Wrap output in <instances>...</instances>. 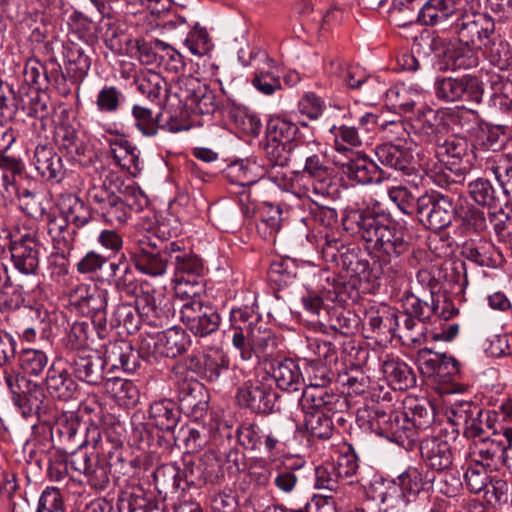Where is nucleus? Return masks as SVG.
Returning <instances> with one entry per match:
<instances>
[{
  "instance_id": "nucleus-64",
  "label": "nucleus",
  "mask_w": 512,
  "mask_h": 512,
  "mask_svg": "<svg viewBox=\"0 0 512 512\" xmlns=\"http://www.w3.org/2000/svg\"><path fill=\"white\" fill-rule=\"evenodd\" d=\"M138 91L151 102L160 103L167 92V83L158 73H149L136 80Z\"/></svg>"
},
{
  "instance_id": "nucleus-23",
  "label": "nucleus",
  "mask_w": 512,
  "mask_h": 512,
  "mask_svg": "<svg viewBox=\"0 0 512 512\" xmlns=\"http://www.w3.org/2000/svg\"><path fill=\"white\" fill-rule=\"evenodd\" d=\"M416 360L423 375L438 377L443 382H450L460 373V364L454 357L434 353L428 348L419 350Z\"/></svg>"
},
{
  "instance_id": "nucleus-1",
  "label": "nucleus",
  "mask_w": 512,
  "mask_h": 512,
  "mask_svg": "<svg viewBox=\"0 0 512 512\" xmlns=\"http://www.w3.org/2000/svg\"><path fill=\"white\" fill-rule=\"evenodd\" d=\"M346 231L361 239L369 254L388 266L408 253L411 237L384 212L371 208L351 212L343 220Z\"/></svg>"
},
{
  "instance_id": "nucleus-37",
  "label": "nucleus",
  "mask_w": 512,
  "mask_h": 512,
  "mask_svg": "<svg viewBox=\"0 0 512 512\" xmlns=\"http://www.w3.org/2000/svg\"><path fill=\"white\" fill-rule=\"evenodd\" d=\"M119 512H165V506L152 493L136 488L118 499Z\"/></svg>"
},
{
  "instance_id": "nucleus-61",
  "label": "nucleus",
  "mask_w": 512,
  "mask_h": 512,
  "mask_svg": "<svg viewBox=\"0 0 512 512\" xmlns=\"http://www.w3.org/2000/svg\"><path fill=\"white\" fill-rule=\"evenodd\" d=\"M147 461L141 460L139 457H135L131 454L129 448H124L119 452H116L114 457L111 459L109 468H114L115 472L124 476L132 477L140 473L141 466H146Z\"/></svg>"
},
{
  "instance_id": "nucleus-17",
  "label": "nucleus",
  "mask_w": 512,
  "mask_h": 512,
  "mask_svg": "<svg viewBox=\"0 0 512 512\" xmlns=\"http://www.w3.org/2000/svg\"><path fill=\"white\" fill-rule=\"evenodd\" d=\"M191 345V338L181 327L173 326L142 342V349L154 357L175 358L183 354Z\"/></svg>"
},
{
  "instance_id": "nucleus-18",
  "label": "nucleus",
  "mask_w": 512,
  "mask_h": 512,
  "mask_svg": "<svg viewBox=\"0 0 512 512\" xmlns=\"http://www.w3.org/2000/svg\"><path fill=\"white\" fill-rule=\"evenodd\" d=\"M420 454L425 465L436 472L449 471L454 462V449L446 436H426L420 441Z\"/></svg>"
},
{
  "instance_id": "nucleus-54",
  "label": "nucleus",
  "mask_w": 512,
  "mask_h": 512,
  "mask_svg": "<svg viewBox=\"0 0 512 512\" xmlns=\"http://www.w3.org/2000/svg\"><path fill=\"white\" fill-rule=\"evenodd\" d=\"M54 141L66 154L72 158L84 155L85 147L79 139L73 126L67 123H61L55 127Z\"/></svg>"
},
{
  "instance_id": "nucleus-45",
  "label": "nucleus",
  "mask_w": 512,
  "mask_h": 512,
  "mask_svg": "<svg viewBox=\"0 0 512 512\" xmlns=\"http://www.w3.org/2000/svg\"><path fill=\"white\" fill-rule=\"evenodd\" d=\"M487 60L501 70H505L512 63V50L510 44L495 30L485 41L482 48Z\"/></svg>"
},
{
  "instance_id": "nucleus-7",
  "label": "nucleus",
  "mask_w": 512,
  "mask_h": 512,
  "mask_svg": "<svg viewBox=\"0 0 512 512\" xmlns=\"http://www.w3.org/2000/svg\"><path fill=\"white\" fill-rule=\"evenodd\" d=\"M156 235L162 240L160 245L140 240L135 251L131 253L135 268L153 278L163 276L171 264V242H168L171 233L164 222L157 227Z\"/></svg>"
},
{
  "instance_id": "nucleus-56",
  "label": "nucleus",
  "mask_w": 512,
  "mask_h": 512,
  "mask_svg": "<svg viewBox=\"0 0 512 512\" xmlns=\"http://www.w3.org/2000/svg\"><path fill=\"white\" fill-rule=\"evenodd\" d=\"M474 49V47L464 44L446 49L444 58L447 67L452 70L476 67L479 59Z\"/></svg>"
},
{
  "instance_id": "nucleus-26",
  "label": "nucleus",
  "mask_w": 512,
  "mask_h": 512,
  "mask_svg": "<svg viewBox=\"0 0 512 512\" xmlns=\"http://www.w3.org/2000/svg\"><path fill=\"white\" fill-rule=\"evenodd\" d=\"M305 413V428L312 437L327 440L333 435V419L348 409L328 410L326 407H301Z\"/></svg>"
},
{
  "instance_id": "nucleus-38",
  "label": "nucleus",
  "mask_w": 512,
  "mask_h": 512,
  "mask_svg": "<svg viewBox=\"0 0 512 512\" xmlns=\"http://www.w3.org/2000/svg\"><path fill=\"white\" fill-rule=\"evenodd\" d=\"M340 261L347 273L353 278L352 287L362 283L374 284L378 279L377 273L370 268L369 261L361 258L354 250L346 249L340 254Z\"/></svg>"
},
{
  "instance_id": "nucleus-46",
  "label": "nucleus",
  "mask_w": 512,
  "mask_h": 512,
  "mask_svg": "<svg viewBox=\"0 0 512 512\" xmlns=\"http://www.w3.org/2000/svg\"><path fill=\"white\" fill-rule=\"evenodd\" d=\"M365 321L372 333L378 336L396 335L398 324L394 309L386 306L381 309L370 308L366 312Z\"/></svg>"
},
{
  "instance_id": "nucleus-19",
  "label": "nucleus",
  "mask_w": 512,
  "mask_h": 512,
  "mask_svg": "<svg viewBox=\"0 0 512 512\" xmlns=\"http://www.w3.org/2000/svg\"><path fill=\"white\" fill-rule=\"evenodd\" d=\"M178 408L187 416L202 418L208 408V395L202 383L194 379H181L176 382Z\"/></svg>"
},
{
  "instance_id": "nucleus-57",
  "label": "nucleus",
  "mask_w": 512,
  "mask_h": 512,
  "mask_svg": "<svg viewBox=\"0 0 512 512\" xmlns=\"http://www.w3.org/2000/svg\"><path fill=\"white\" fill-rule=\"evenodd\" d=\"M299 128L297 124L282 117H272L266 125V139L279 141L288 144H295L294 141Z\"/></svg>"
},
{
  "instance_id": "nucleus-43",
  "label": "nucleus",
  "mask_w": 512,
  "mask_h": 512,
  "mask_svg": "<svg viewBox=\"0 0 512 512\" xmlns=\"http://www.w3.org/2000/svg\"><path fill=\"white\" fill-rule=\"evenodd\" d=\"M103 40L106 47L115 55L128 56L134 38L128 33L125 23L114 21L107 24Z\"/></svg>"
},
{
  "instance_id": "nucleus-36",
  "label": "nucleus",
  "mask_w": 512,
  "mask_h": 512,
  "mask_svg": "<svg viewBox=\"0 0 512 512\" xmlns=\"http://www.w3.org/2000/svg\"><path fill=\"white\" fill-rule=\"evenodd\" d=\"M64 56L66 58V73L72 84H80L91 66V59L88 55L89 47L69 43L64 46Z\"/></svg>"
},
{
  "instance_id": "nucleus-16",
  "label": "nucleus",
  "mask_w": 512,
  "mask_h": 512,
  "mask_svg": "<svg viewBox=\"0 0 512 512\" xmlns=\"http://www.w3.org/2000/svg\"><path fill=\"white\" fill-rule=\"evenodd\" d=\"M179 318L190 332L199 337L216 332L221 320L217 311L201 300L183 303L179 308Z\"/></svg>"
},
{
  "instance_id": "nucleus-55",
  "label": "nucleus",
  "mask_w": 512,
  "mask_h": 512,
  "mask_svg": "<svg viewBox=\"0 0 512 512\" xmlns=\"http://www.w3.org/2000/svg\"><path fill=\"white\" fill-rule=\"evenodd\" d=\"M358 322V317L352 311L342 306H333L330 308L323 325H328L332 330L342 335H349L357 328Z\"/></svg>"
},
{
  "instance_id": "nucleus-9",
  "label": "nucleus",
  "mask_w": 512,
  "mask_h": 512,
  "mask_svg": "<svg viewBox=\"0 0 512 512\" xmlns=\"http://www.w3.org/2000/svg\"><path fill=\"white\" fill-rule=\"evenodd\" d=\"M74 376L89 385L98 386L104 381L107 383L113 381V384L121 390H134L131 382H126L119 377H108L105 372L106 360L97 352L90 350H81L74 354L68 361Z\"/></svg>"
},
{
  "instance_id": "nucleus-50",
  "label": "nucleus",
  "mask_w": 512,
  "mask_h": 512,
  "mask_svg": "<svg viewBox=\"0 0 512 512\" xmlns=\"http://www.w3.org/2000/svg\"><path fill=\"white\" fill-rule=\"evenodd\" d=\"M251 351L257 356H270L274 353L278 345V339L273 330L268 328L262 321L248 330Z\"/></svg>"
},
{
  "instance_id": "nucleus-15",
  "label": "nucleus",
  "mask_w": 512,
  "mask_h": 512,
  "mask_svg": "<svg viewBox=\"0 0 512 512\" xmlns=\"http://www.w3.org/2000/svg\"><path fill=\"white\" fill-rule=\"evenodd\" d=\"M277 399L278 393L272 385L258 379L245 382L236 393L240 407L261 415L273 412Z\"/></svg>"
},
{
  "instance_id": "nucleus-11",
  "label": "nucleus",
  "mask_w": 512,
  "mask_h": 512,
  "mask_svg": "<svg viewBox=\"0 0 512 512\" xmlns=\"http://www.w3.org/2000/svg\"><path fill=\"white\" fill-rule=\"evenodd\" d=\"M68 467L83 474L87 484L94 490L103 491L110 483V468L106 459H101L98 455L92 456L83 444H79L78 449L66 459L64 471Z\"/></svg>"
},
{
  "instance_id": "nucleus-30",
  "label": "nucleus",
  "mask_w": 512,
  "mask_h": 512,
  "mask_svg": "<svg viewBox=\"0 0 512 512\" xmlns=\"http://www.w3.org/2000/svg\"><path fill=\"white\" fill-rule=\"evenodd\" d=\"M34 165L39 174L50 181L60 182L65 175L62 158L48 144H38L34 152Z\"/></svg>"
},
{
  "instance_id": "nucleus-25",
  "label": "nucleus",
  "mask_w": 512,
  "mask_h": 512,
  "mask_svg": "<svg viewBox=\"0 0 512 512\" xmlns=\"http://www.w3.org/2000/svg\"><path fill=\"white\" fill-rule=\"evenodd\" d=\"M175 279L200 278L204 272L202 259L186 250L180 241H171V264Z\"/></svg>"
},
{
  "instance_id": "nucleus-44",
  "label": "nucleus",
  "mask_w": 512,
  "mask_h": 512,
  "mask_svg": "<svg viewBox=\"0 0 512 512\" xmlns=\"http://www.w3.org/2000/svg\"><path fill=\"white\" fill-rule=\"evenodd\" d=\"M165 46L166 43L159 39L146 41L134 38L128 57L136 58L144 65H160L165 60V55H162Z\"/></svg>"
},
{
  "instance_id": "nucleus-51",
  "label": "nucleus",
  "mask_w": 512,
  "mask_h": 512,
  "mask_svg": "<svg viewBox=\"0 0 512 512\" xmlns=\"http://www.w3.org/2000/svg\"><path fill=\"white\" fill-rule=\"evenodd\" d=\"M383 373L394 389L406 390L415 383L414 373L405 362L388 359L383 362Z\"/></svg>"
},
{
  "instance_id": "nucleus-60",
  "label": "nucleus",
  "mask_w": 512,
  "mask_h": 512,
  "mask_svg": "<svg viewBox=\"0 0 512 512\" xmlns=\"http://www.w3.org/2000/svg\"><path fill=\"white\" fill-rule=\"evenodd\" d=\"M229 358L220 350L205 354L202 378L209 382H218L229 371Z\"/></svg>"
},
{
  "instance_id": "nucleus-53",
  "label": "nucleus",
  "mask_w": 512,
  "mask_h": 512,
  "mask_svg": "<svg viewBox=\"0 0 512 512\" xmlns=\"http://www.w3.org/2000/svg\"><path fill=\"white\" fill-rule=\"evenodd\" d=\"M485 171H489L494 175L504 194L509 199H512V160L503 154L488 158Z\"/></svg>"
},
{
  "instance_id": "nucleus-4",
  "label": "nucleus",
  "mask_w": 512,
  "mask_h": 512,
  "mask_svg": "<svg viewBox=\"0 0 512 512\" xmlns=\"http://www.w3.org/2000/svg\"><path fill=\"white\" fill-rule=\"evenodd\" d=\"M4 380L12 394V401L24 418L36 417L39 422H49L51 401L45 394L41 384H38L16 372L4 369Z\"/></svg>"
},
{
  "instance_id": "nucleus-20",
  "label": "nucleus",
  "mask_w": 512,
  "mask_h": 512,
  "mask_svg": "<svg viewBox=\"0 0 512 512\" xmlns=\"http://www.w3.org/2000/svg\"><path fill=\"white\" fill-rule=\"evenodd\" d=\"M338 165L349 180L358 184L368 185L383 180L382 169L365 153L352 152L343 161H339Z\"/></svg>"
},
{
  "instance_id": "nucleus-8",
  "label": "nucleus",
  "mask_w": 512,
  "mask_h": 512,
  "mask_svg": "<svg viewBox=\"0 0 512 512\" xmlns=\"http://www.w3.org/2000/svg\"><path fill=\"white\" fill-rule=\"evenodd\" d=\"M370 425L380 436H383L403 447L406 450L413 448L417 434L410 422L407 412H389L378 407L372 408L369 413Z\"/></svg>"
},
{
  "instance_id": "nucleus-24",
  "label": "nucleus",
  "mask_w": 512,
  "mask_h": 512,
  "mask_svg": "<svg viewBox=\"0 0 512 512\" xmlns=\"http://www.w3.org/2000/svg\"><path fill=\"white\" fill-rule=\"evenodd\" d=\"M104 359L111 370H122L124 373H134L140 366V353L129 341L116 340L110 342L106 349Z\"/></svg>"
},
{
  "instance_id": "nucleus-12",
  "label": "nucleus",
  "mask_w": 512,
  "mask_h": 512,
  "mask_svg": "<svg viewBox=\"0 0 512 512\" xmlns=\"http://www.w3.org/2000/svg\"><path fill=\"white\" fill-rule=\"evenodd\" d=\"M449 29L458 35L461 44L480 49L493 34L495 23L486 14H465L460 10Z\"/></svg>"
},
{
  "instance_id": "nucleus-47",
  "label": "nucleus",
  "mask_w": 512,
  "mask_h": 512,
  "mask_svg": "<svg viewBox=\"0 0 512 512\" xmlns=\"http://www.w3.org/2000/svg\"><path fill=\"white\" fill-rule=\"evenodd\" d=\"M141 319L137 306L121 303L113 310L109 322L112 328L119 329L118 334L132 335L139 330Z\"/></svg>"
},
{
  "instance_id": "nucleus-21",
  "label": "nucleus",
  "mask_w": 512,
  "mask_h": 512,
  "mask_svg": "<svg viewBox=\"0 0 512 512\" xmlns=\"http://www.w3.org/2000/svg\"><path fill=\"white\" fill-rule=\"evenodd\" d=\"M392 484L393 487L386 491L394 493L398 507L407 508L418 500L427 483L419 468L409 466L392 480Z\"/></svg>"
},
{
  "instance_id": "nucleus-13",
  "label": "nucleus",
  "mask_w": 512,
  "mask_h": 512,
  "mask_svg": "<svg viewBox=\"0 0 512 512\" xmlns=\"http://www.w3.org/2000/svg\"><path fill=\"white\" fill-rule=\"evenodd\" d=\"M177 83L179 91L176 95L187 107L201 115H212L218 110L219 102L214 91L198 78L183 75Z\"/></svg>"
},
{
  "instance_id": "nucleus-32",
  "label": "nucleus",
  "mask_w": 512,
  "mask_h": 512,
  "mask_svg": "<svg viewBox=\"0 0 512 512\" xmlns=\"http://www.w3.org/2000/svg\"><path fill=\"white\" fill-rule=\"evenodd\" d=\"M109 267L116 291L128 297H136L138 295V280L126 255L121 253L110 263Z\"/></svg>"
},
{
  "instance_id": "nucleus-29",
  "label": "nucleus",
  "mask_w": 512,
  "mask_h": 512,
  "mask_svg": "<svg viewBox=\"0 0 512 512\" xmlns=\"http://www.w3.org/2000/svg\"><path fill=\"white\" fill-rule=\"evenodd\" d=\"M303 174L312 179V191L316 195H328L334 179V169L324 152L303 165Z\"/></svg>"
},
{
  "instance_id": "nucleus-63",
  "label": "nucleus",
  "mask_w": 512,
  "mask_h": 512,
  "mask_svg": "<svg viewBox=\"0 0 512 512\" xmlns=\"http://www.w3.org/2000/svg\"><path fill=\"white\" fill-rule=\"evenodd\" d=\"M132 115L134 117L136 127L144 136H155L158 129L163 127L159 123L161 113L153 115L152 110L146 106L139 104L134 105L132 108Z\"/></svg>"
},
{
  "instance_id": "nucleus-42",
  "label": "nucleus",
  "mask_w": 512,
  "mask_h": 512,
  "mask_svg": "<svg viewBox=\"0 0 512 512\" xmlns=\"http://www.w3.org/2000/svg\"><path fill=\"white\" fill-rule=\"evenodd\" d=\"M506 444L496 439L483 438L475 444L476 464L487 467L489 471H496L503 464Z\"/></svg>"
},
{
  "instance_id": "nucleus-33",
  "label": "nucleus",
  "mask_w": 512,
  "mask_h": 512,
  "mask_svg": "<svg viewBox=\"0 0 512 512\" xmlns=\"http://www.w3.org/2000/svg\"><path fill=\"white\" fill-rule=\"evenodd\" d=\"M375 155L381 164L399 171H408L414 159L411 147L405 143L377 145Z\"/></svg>"
},
{
  "instance_id": "nucleus-58",
  "label": "nucleus",
  "mask_w": 512,
  "mask_h": 512,
  "mask_svg": "<svg viewBox=\"0 0 512 512\" xmlns=\"http://www.w3.org/2000/svg\"><path fill=\"white\" fill-rule=\"evenodd\" d=\"M467 188L469 196L478 206L489 209L497 207L499 199L492 183L488 179L479 177L470 181Z\"/></svg>"
},
{
  "instance_id": "nucleus-49",
  "label": "nucleus",
  "mask_w": 512,
  "mask_h": 512,
  "mask_svg": "<svg viewBox=\"0 0 512 512\" xmlns=\"http://www.w3.org/2000/svg\"><path fill=\"white\" fill-rule=\"evenodd\" d=\"M459 228L465 234H480L488 228V217L483 209L474 204H467L457 210Z\"/></svg>"
},
{
  "instance_id": "nucleus-14",
  "label": "nucleus",
  "mask_w": 512,
  "mask_h": 512,
  "mask_svg": "<svg viewBox=\"0 0 512 512\" xmlns=\"http://www.w3.org/2000/svg\"><path fill=\"white\" fill-rule=\"evenodd\" d=\"M434 90L436 97L445 102L467 100L479 104L484 94L482 82L470 75L439 78L435 81Z\"/></svg>"
},
{
  "instance_id": "nucleus-3",
  "label": "nucleus",
  "mask_w": 512,
  "mask_h": 512,
  "mask_svg": "<svg viewBox=\"0 0 512 512\" xmlns=\"http://www.w3.org/2000/svg\"><path fill=\"white\" fill-rule=\"evenodd\" d=\"M95 173L87 190L89 200L107 223L123 224L128 219L126 206L115 190L121 184V177L103 166L100 170L96 169Z\"/></svg>"
},
{
  "instance_id": "nucleus-6",
  "label": "nucleus",
  "mask_w": 512,
  "mask_h": 512,
  "mask_svg": "<svg viewBox=\"0 0 512 512\" xmlns=\"http://www.w3.org/2000/svg\"><path fill=\"white\" fill-rule=\"evenodd\" d=\"M291 427L284 424L266 428L257 422H242L236 429L238 443L246 450L274 456L287 447Z\"/></svg>"
},
{
  "instance_id": "nucleus-34",
  "label": "nucleus",
  "mask_w": 512,
  "mask_h": 512,
  "mask_svg": "<svg viewBox=\"0 0 512 512\" xmlns=\"http://www.w3.org/2000/svg\"><path fill=\"white\" fill-rule=\"evenodd\" d=\"M264 166L255 160L242 159L229 164L225 170L226 179L241 187H250L262 179L266 174Z\"/></svg>"
},
{
  "instance_id": "nucleus-40",
  "label": "nucleus",
  "mask_w": 512,
  "mask_h": 512,
  "mask_svg": "<svg viewBox=\"0 0 512 512\" xmlns=\"http://www.w3.org/2000/svg\"><path fill=\"white\" fill-rule=\"evenodd\" d=\"M136 306L140 312L141 318L153 325L163 326L167 324L169 309H165L166 304L163 306V302L166 301L164 297H156L149 292H142L141 295H137Z\"/></svg>"
},
{
  "instance_id": "nucleus-35",
  "label": "nucleus",
  "mask_w": 512,
  "mask_h": 512,
  "mask_svg": "<svg viewBox=\"0 0 512 512\" xmlns=\"http://www.w3.org/2000/svg\"><path fill=\"white\" fill-rule=\"evenodd\" d=\"M272 377L277 386L284 391H299L304 379L298 363L291 358L274 360L271 363Z\"/></svg>"
},
{
  "instance_id": "nucleus-28",
  "label": "nucleus",
  "mask_w": 512,
  "mask_h": 512,
  "mask_svg": "<svg viewBox=\"0 0 512 512\" xmlns=\"http://www.w3.org/2000/svg\"><path fill=\"white\" fill-rule=\"evenodd\" d=\"M106 294V291L97 288L91 290L88 286L81 285L70 294V302L82 313L92 314L93 317H98L101 321L105 319Z\"/></svg>"
},
{
  "instance_id": "nucleus-10",
  "label": "nucleus",
  "mask_w": 512,
  "mask_h": 512,
  "mask_svg": "<svg viewBox=\"0 0 512 512\" xmlns=\"http://www.w3.org/2000/svg\"><path fill=\"white\" fill-rule=\"evenodd\" d=\"M455 210L453 198L435 190L426 191L417 198L418 219L430 230L448 227Z\"/></svg>"
},
{
  "instance_id": "nucleus-22",
  "label": "nucleus",
  "mask_w": 512,
  "mask_h": 512,
  "mask_svg": "<svg viewBox=\"0 0 512 512\" xmlns=\"http://www.w3.org/2000/svg\"><path fill=\"white\" fill-rule=\"evenodd\" d=\"M41 244L35 235L25 234L10 243L14 267L25 275L36 274L40 263Z\"/></svg>"
},
{
  "instance_id": "nucleus-62",
  "label": "nucleus",
  "mask_w": 512,
  "mask_h": 512,
  "mask_svg": "<svg viewBox=\"0 0 512 512\" xmlns=\"http://www.w3.org/2000/svg\"><path fill=\"white\" fill-rule=\"evenodd\" d=\"M429 298L430 302L422 300L415 295H407L403 302V311L424 323L433 315V312H437L438 308V304H436V299L432 292Z\"/></svg>"
},
{
  "instance_id": "nucleus-2",
  "label": "nucleus",
  "mask_w": 512,
  "mask_h": 512,
  "mask_svg": "<svg viewBox=\"0 0 512 512\" xmlns=\"http://www.w3.org/2000/svg\"><path fill=\"white\" fill-rule=\"evenodd\" d=\"M61 217L49 214L45 229L53 247L63 257L74 249L77 231L92 224L95 220L90 206L76 195L69 194L63 198Z\"/></svg>"
},
{
  "instance_id": "nucleus-41",
  "label": "nucleus",
  "mask_w": 512,
  "mask_h": 512,
  "mask_svg": "<svg viewBox=\"0 0 512 512\" xmlns=\"http://www.w3.org/2000/svg\"><path fill=\"white\" fill-rule=\"evenodd\" d=\"M462 255L481 267H495L500 258L497 247L487 239L466 243L462 248Z\"/></svg>"
},
{
  "instance_id": "nucleus-27",
  "label": "nucleus",
  "mask_w": 512,
  "mask_h": 512,
  "mask_svg": "<svg viewBox=\"0 0 512 512\" xmlns=\"http://www.w3.org/2000/svg\"><path fill=\"white\" fill-rule=\"evenodd\" d=\"M459 11L455 0H427L420 8L417 20L424 25L449 26Z\"/></svg>"
},
{
  "instance_id": "nucleus-48",
  "label": "nucleus",
  "mask_w": 512,
  "mask_h": 512,
  "mask_svg": "<svg viewBox=\"0 0 512 512\" xmlns=\"http://www.w3.org/2000/svg\"><path fill=\"white\" fill-rule=\"evenodd\" d=\"M440 121L433 110L421 114L414 123H411V129L415 134L419 135L422 141L431 144H440L442 140V130L445 129L444 124Z\"/></svg>"
},
{
  "instance_id": "nucleus-52",
  "label": "nucleus",
  "mask_w": 512,
  "mask_h": 512,
  "mask_svg": "<svg viewBox=\"0 0 512 512\" xmlns=\"http://www.w3.org/2000/svg\"><path fill=\"white\" fill-rule=\"evenodd\" d=\"M305 463L279 466L275 470L273 483L284 494L295 492L298 484L305 478L303 469Z\"/></svg>"
},
{
  "instance_id": "nucleus-59",
  "label": "nucleus",
  "mask_w": 512,
  "mask_h": 512,
  "mask_svg": "<svg viewBox=\"0 0 512 512\" xmlns=\"http://www.w3.org/2000/svg\"><path fill=\"white\" fill-rule=\"evenodd\" d=\"M481 413V407L471 401L460 400L451 404L447 414L453 426H463L464 434L472 419Z\"/></svg>"
},
{
  "instance_id": "nucleus-39",
  "label": "nucleus",
  "mask_w": 512,
  "mask_h": 512,
  "mask_svg": "<svg viewBox=\"0 0 512 512\" xmlns=\"http://www.w3.org/2000/svg\"><path fill=\"white\" fill-rule=\"evenodd\" d=\"M181 417L177 403L170 399L154 401L149 407V419L159 430L172 432Z\"/></svg>"
},
{
  "instance_id": "nucleus-31",
  "label": "nucleus",
  "mask_w": 512,
  "mask_h": 512,
  "mask_svg": "<svg viewBox=\"0 0 512 512\" xmlns=\"http://www.w3.org/2000/svg\"><path fill=\"white\" fill-rule=\"evenodd\" d=\"M46 387L53 397L69 400L74 397L78 384L61 362H53L47 372Z\"/></svg>"
},
{
  "instance_id": "nucleus-5",
  "label": "nucleus",
  "mask_w": 512,
  "mask_h": 512,
  "mask_svg": "<svg viewBox=\"0 0 512 512\" xmlns=\"http://www.w3.org/2000/svg\"><path fill=\"white\" fill-rule=\"evenodd\" d=\"M334 373L321 363L312 362L308 368L309 384L302 390L301 407H326L328 410L348 409L347 398L329 389Z\"/></svg>"
}]
</instances>
